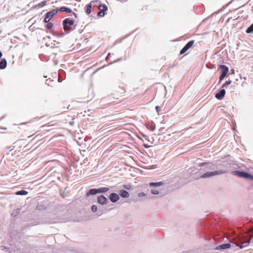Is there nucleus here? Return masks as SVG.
Here are the masks:
<instances>
[{"label": "nucleus", "instance_id": "nucleus-1", "mask_svg": "<svg viewBox=\"0 0 253 253\" xmlns=\"http://www.w3.org/2000/svg\"><path fill=\"white\" fill-rule=\"evenodd\" d=\"M63 28L65 31L68 33L73 31L76 28L74 20L69 18L64 19L63 21Z\"/></svg>", "mask_w": 253, "mask_h": 253}, {"label": "nucleus", "instance_id": "nucleus-2", "mask_svg": "<svg viewBox=\"0 0 253 253\" xmlns=\"http://www.w3.org/2000/svg\"><path fill=\"white\" fill-rule=\"evenodd\" d=\"M231 174L239 177L244 178L253 181V175L244 171L236 170L232 171Z\"/></svg>", "mask_w": 253, "mask_h": 253}, {"label": "nucleus", "instance_id": "nucleus-3", "mask_svg": "<svg viewBox=\"0 0 253 253\" xmlns=\"http://www.w3.org/2000/svg\"><path fill=\"white\" fill-rule=\"evenodd\" d=\"M109 188L108 187H100L99 188H91L86 193V197H88L90 195H94L98 193H104L108 191Z\"/></svg>", "mask_w": 253, "mask_h": 253}, {"label": "nucleus", "instance_id": "nucleus-4", "mask_svg": "<svg viewBox=\"0 0 253 253\" xmlns=\"http://www.w3.org/2000/svg\"><path fill=\"white\" fill-rule=\"evenodd\" d=\"M227 172L226 170H223V169H220L218 170H215L213 171H210V172H207L205 173L204 174H202L201 176V178H209L211 177H212L214 176L222 174L223 173H225Z\"/></svg>", "mask_w": 253, "mask_h": 253}, {"label": "nucleus", "instance_id": "nucleus-5", "mask_svg": "<svg viewBox=\"0 0 253 253\" xmlns=\"http://www.w3.org/2000/svg\"><path fill=\"white\" fill-rule=\"evenodd\" d=\"M58 11V10L57 9H53L47 12L46 13L44 19V23H48L52 18V17L57 14Z\"/></svg>", "mask_w": 253, "mask_h": 253}, {"label": "nucleus", "instance_id": "nucleus-6", "mask_svg": "<svg viewBox=\"0 0 253 253\" xmlns=\"http://www.w3.org/2000/svg\"><path fill=\"white\" fill-rule=\"evenodd\" d=\"M225 93V90L223 88H221V87L219 89L217 90L216 93L215 94V97L218 100H221L224 97Z\"/></svg>", "mask_w": 253, "mask_h": 253}, {"label": "nucleus", "instance_id": "nucleus-7", "mask_svg": "<svg viewBox=\"0 0 253 253\" xmlns=\"http://www.w3.org/2000/svg\"><path fill=\"white\" fill-rule=\"evenodd\" d=\"M98 8L99 11L97 13V16L103 17L105 15V12L108 10V7L104 4L99 3Z\"/></svg>", "mask_w": 253, "mask_h": 253}, {"label": "nucleus", "instance_id": "nucleus-8", "mask_svg": "<svg viewBox=\"0 0 253 253\" xmlns=\"http://www.w3.org/2000/svg\"><path fill=\"white\" fill-rule=\"evenodd\" d=\"M194 43V40L189 41L181 49L180 51V54H183L185 53L193 45Z\"/></svg>", "mask_w": 253, "mask_h": 253}, {"label": "nucleus", "instance_id": "nucleus-9", "mask_svg": "<svg viewBox=\"0 0 253 253\" xmlns=\"http://www.w3.org/2000/svg\"><path fill=\"white\" fill-rule=\"evenodd\" d=\"M97 202L99 204L104 205L108 203V200L104 195H101L97 197Z\"/></svg>", "mask_w": 253, "mask_h": 253}, {"label": "nucleus", "instance_id": "nucleus-10", "mask_svg": "<svg viewBox=\"0 0 253 253\" xmlns=\"http://www.w3.org/2000/svg\"><path fill=\"white\" fill-rule=\"evenodd\" d=\"M231 245L230 243L223 244L218 246H217L215 248V250H224L226 249H230Z\"/></svg>", "mask_w": 253, "mask_h": 253}, {"label": "nucleus", "instance_id": "nucleus-11", "mask_svg": "<svg viewBox=\"0 0 253 253\" xmlns=\"http://www.w3.org/2000/svg\"><path fill=\"white\" fill-rule=\"evenodd\" d=\"M109 199L112 203H116L119 200L120 197L118 194L112 193L110 194Z\"/></svg>", "mask_w": 253, "mask_h": 253}, {"label": "nucleus", "instance_id": "nucleus-12", "mask_svg": "<svg viewBox=\"0 0 253 253\" xmlns=\"http://www.w3.org/2000/svg\"><path fill=\"white\" fill-rule=\"evenodd\" d=\"M251 239H249L247 241H244L243 238H241L239 241V244L241 248H245L248 247L250 245Z\"/></svg>", "mask_w": 253, "mask_h": 253}, {"label": "nucleus", "instance_id": "nucleus-13", "mask_svg": "<svg viewBox=\"0 0 253 253\" xmlns=\"http://www.w3.org/2000/svg\"><path fill=\"white\" fill-rule=\"evenodd\" d=\"M219 69L220 70L221 74H224L226 76L229 71L228 67L224 65H220L219 66Z\"/></svg>", "mask_w": 253, "mask_h": 253}, {"label": "nucleus", "instance_id": "nucleus-14", "mask_svg": "<svg viewBox=\"0 0 253 253\" xmlns=\"http://www.w3.org/2000/svg\"><path fill=\"white\" fill-rule=\"evenodd\" d=\"M120 195L122 198H127L129 197V193L126 190H121L120 191Z\"/></svg>", "mask_w": 253, "mask_h": 253}, {"label": "nucleus", "instance_id": "nucleus-15", "mask_svg": "<svg viewBox=\"0 0 253 253\" xmlns=\"http://www.w3.org/2000/svg\"><path fill=\"white\" fill-rule=\"evenodd\" d=\"M7 66V61L5 59L2 58L0 61V69H4Z\"/></svg>", "mask_w": 253, "mask_h": 253}, {"label": "nucleus", "instance_id": "nucleus-16", "mask_svg": "<svg viewBox=\"0 0 253 253\" xmlns=\"http://www.w3.org/2000/svg\"><path fill=\"white\" fill-rule=\"evenodd\" d=\"M57 9L59 11H60V12H65L66 13H71L72 12V10L70 8L65 7V6L61 7L59 9Z\"/></svg>", "mask_w": 253, "mask_h": 253}, {"label": "nucleus", "instance_id": "nucleus-17", "mask_svg": "<svg viewBox=\"0 0 253 253\" xmlns=\"http://www.w3.org/2000/svg\"><path fill=\"white\" fill-rule=\"evenodd\" d=\"M93 2H99L100 3V2L99 1L97 0L96 1H91V3L88 4L86 5V13L87 14H90L91 12V8H92L91 3Z\"/></svg>", "mask_w": 253, "mask_h": 253}, {"label": "nucleus", "instance_id": "nucleus-18", "mask_svg": "<svg viewBox=\"0 0 253 253\" xmlns=\"http://www.w3.org/2000/svg\"><path fill=\"white\" fill-rule=\"evenodd\" d=\"M164 183L162 181L157 182H150L149 183L150 187H159L163 185Z\"/></svg>", "mask_w": 253, "mask_h": 253}, {"label": "nucleus", "instance_id": "nucleus-19", "mask_svg": "<svg viewBox=\"0 0 253 253\" xmlns=\"http://www.w3.org/2000/svg\"><path fill=\"white\" fill-rule=\"evenodd\" d=\"M28 192L27 191H25L24 190H21L17 191L15 193V194L16 195H26L28 194Z\"/></svg>", "mask_w": 253, "mask_h": 253}, {"label": "nucleus", "instance_id": "nucleus-20", "mask_svg": "<svg viewBox=\"0 0 253 253\" xmlns=\"http://www.w3.org/2000/svg\"><path fill=\"white\" fill-rule=\"evenodd\" d=\"M246 33L247 34L253 33V23L246 29Z\"/></svg>", "mask_w": 253, "mask_h": 253}, {"label": "nucleus", "instance_id": "nucleus-21", "mask_svg": "<svg viewBox=\"0 0 253 253\" xmlns=\"http://www.w3.org/2000/svg\"><path fill=\"white\" fill-rule=\"evenodd\" d=\"M232 81L231 80L226 81L221 86V88L227 87L229 84H231Z\"/></svg>", "mask_w": 253, "mask_h": 253}, {"label": "nucleus", "instance_id": "nucleus-22", "mask_svg": "<svg viewBox=\"0 0 253 253\" xmlns=\"http://www.w3.org/2000/svg\"><path fill=\"white\" fill-rule=\"evenodd\" d=\"M47 24L46 25V27L48 30L51 29L53 27V24L52 23L48 22Z\"/></svg>", "mask_w": 253, "mask_h": 253}, {"label": "nucleus", "instance_id": "nucleus-23", "mask_svg": "<svg viewBox=\"0 0 253 253\" xmlns=\"http://www.w3.org/2000/svg\"><path fill=\"white\" fill-rule=\"evenodd\" d=\"M20 211H21V209H17L14 212H13L12 213V215L13 216H16L19 213V212H20Z\"/></svg>", "mask_w": 253, "mask_h": 253}, {"label": "nucleus", "instance_id": "nucleus-24", "mask_svg": "<svg viewBox=\"0 0 253 253\" xmlns=\"http://www.w3.org/2000/svg\"><path fill=\"white\" fill-rule=\"evenodd\" d=\"M148 128L151 131H153L156 128L155 125L154 124H153L150 125L148 127Z\"/></svg>", "mask_w": 253, "mask_h": 253}, {"label": "nucleus", "instance_id": "nucleus-25", "mask_svg": "<svg viewBox=\"0 0 253 253\" xmlns=\"http://www.w3.org/2000/svg\"><path fill=\"white\" fill-rule=\"evenodd\" d=\"M91 209L93 212H95L97 211V207L95 205H92Z\"/></svg>", "mask_w": 253, "mask_h": 253}, {"label": "nucleus", "instance_id": "nucleus-26", "mask_svg": "<svg viewBox=\"0 0 253 253\" xmlns=\"http://www.w3.org/2000/svg\"><path fill=\"white\" fill-rule=\"evenodd\" d=\"M226 77V75L221 74L219 77V82H221Z\"/></svg>", "mask_w": 253, "mask_h": 253}, {"label": "nucleus", "instance_id": "nucleus-27", "mask_svg": "<svg viewBox=\"0 0 253 253\" xmlns=\"http://www.w3.org/2000/svg\"><path fill=\"white\" fill-rule=\"evenodd\" d=\"M123 187H124L126 189H128V190H129V189H131V184H127L124 185L123 186Z\"/></svg>", "mask_w": 253, "mask_h": 253}, {"label": "nucleus", "instance_id": "nucleus-28", "mask_svg": "<svg viewBox=\"0 0 253 253\" xmlns=\"http://www.w3.org/2000/svg\"><path fill=\"white\" fill-rule=\"evenodd\" d=\"M151 193L154 195H158L159 193V192L157 190L152 189L151 190Z\"/></svg>", "mask_w": 253, "mask_h": 253}, {"label": "nucleus", "instance_id": "nucleus-29", "mask_svg": "<svg viewBox=\"0 0 253 253\" xmlns=\"http://www.w3.org/2000/svg\"><path fill=\"white\" fill-rule=\"evenodd\" d=\"M209 164H210V163H205V162H204V163H201V164L199 165V166H200V167H203V166H205L208 165H209Z\"/></svg>", "mask_w": 253, "mask_h": 253}, {"label": "nucleus", "instance_id": "nucleus-30", "mask_svg": "<svg viewBox=\"0 0 253 253\" xmlns=\"http://www.w3.org/2000/svg\"><path fill=\"white\" fill-rule=\"evenodd\" d=\"M46 2L45 1H43L41 3H40L39 4V5L41 6L42 7V6H44L46 4Z\"/></svg>", "mask_w": 253, "mask_h": 253}, {"label": "nucleus", "instance_id": "nucleus-31", "mask_svg": "<svg viewBox=\"0 0 253 253\" xmlns=\"http://www.w3.org/2000/svg\"><path fill=\"white\" fill-rule=\"evenodd\" d=\"M155 109L157 113H159L161 110L160 107L158 106H156Z\"/></svg>", "mask_w": 253, "mask_h": 253}, {"label": "nucleus", "instance_id": "nucleus-32", "mask_svg": "<svg viewBox=\"0 0 253 253\" xmlns=\"http://www.w3.org/2000/svg\"><path fill=\"white\" fill-rule=\"evenodd\" d=\"M138 196L139 197H141L142 196H145V194L143 192H141L138 194Z\"/></svg>", "mask_w": 253, "mask_h": 253}, {"label": "nucleus", "instance_id": "nucleus-33", "mask_svg": "<svg viewBox=\"0 0 253 253\" xmlns=\"http://www.w3.org/2000/svg\"><path fill=\"white\" fill-rule=\"evenodd\" d=\"M122 60V58H120L115 61H114L113 62H112L111 63H116V62H118L120 61H121Z\"/></svg>", "mask_w": 253, "mask_h": 253}, {"label": "nucleus", "instance_id": "nucleus-34", "mask_svg": "<svg viewBox=\"0 0 253 253\" xmlns=\"http://www.w3.org/2000/svg\"><path fill=\"white\" fill-rule=\"evenodd\" d=\"M111 55H114V54H113V53L111 54V53H109L108 54L107 56V57H106V60H108L109 59V57H110V56H111Z\"/></svg>", "mask_w": 253, "mask_h": 253}, {"label": "nucleus", "instance_id": "nucleus-35", "mask_svg": "<svg viewBox=\"0 0 253 253\" xmlns=\"http://www.w3.org/2000/svg\"><path fill=\"white\" fill-rule=\"evenodd\" d=\"M144 147H145V148H148L150 147V146H149V145H147V144H144Z\"/></svg>", "mask_w": 253, "mask_h": 253}, {"label": "nucleus", "instance_id": "nucleus-36", "mask_svg": "<svg viewBox=\"0 0 253 253\" xmlns=\"http://www.w3.org/2000/svg\"><path fill=\"white\" fill-rule=\"evenodd\" d=\"M2 56V52L0 51V58L1 57V56Z\"/></svg>", "mask_w": 253, "mask_h": 253}, {"label": "nucleus", "instance_id": "nucleus-37", "mask_svg": "<svg viewBox=\"0 0 253 253\" xmlns=\"http://www.w3.org/2000/svg\"><path fill=\"white\" fill-rule=\"evenodd\" d=\"M73 14L75 16V17H77V14L73 12Z\"/></svg>", "mask_w": 253, "mask_h": 253}, {"label": "nucleus", "instance_id": "nucleus-38", "mask_svg": "<svg viewBox=\"0 0 253 253\" xmlns=\"http://www.w3.org/2000/svg\"><path fill=\"white\" fill-rule=\"evenodd\" d=\"M58 82H62V80H61V79H60V78L58 79Z\"/></svg>", "mask_w": 253, "mask_h": 253}, {"label": "nucleus", "instance_id": "nucleus-39", "mask_svg": "<svg viewBox=\"0 0 253 253\" xmlns=\"http://www.w3.org/2000/svg\"><path fill=\"white\" fill-rule=\"evenodd\" d=\"M4 117H5V116H3L2 117H1L0 119H3Z\"/></svg>", "mask_w": 253, "mask_h": 253}, {"label": "nucleus", "instance_id": "nucleus-40", "mask_svg": "<svg viewBox=\"0 0 253 253\" xmlns=\"http://www.w3.org/2000/svg\"><path fill=\"white\" fill-rule=\"evenodd\" d=\"M73 124H74L73 122H70V124L71 125H73Z\"/></svg>", "mask_w": 253, "mask_h": 253}, {"label": "nucleus", "instance_id": "nucleus-41", "mask_svg": "<svg viewBox=\"0 0 253 253\" xmlns=\"http://www.w3.org/2000/svg\"><path fill=\"white\" fill-rule=\"evenodd\" d=\"M244 79L246 80V77H244Z\"/></svg>", "mask_w": 253, "mask_h": 253}]
</instances>
